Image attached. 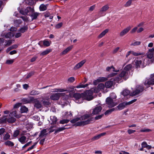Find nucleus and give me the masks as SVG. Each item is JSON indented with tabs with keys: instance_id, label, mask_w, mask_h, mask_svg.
Masks as SVG:
<instances>
[{
	"instance_id": "f257e3e1",
	"label": "nucleus",
	"mask_w": 154,
	"mask_h": 154,
	"mask_svg": "<svg viewBox=\"0 0 154 154\" xmlns=\"http://www.w3.org/2000/svg\"><path fill=\"white\" fill-rule=\"evenodd\" d=\"M92 115L91 114H85L80 117V121L77 122L75 124V126H84L91 123L94 120V118L91 117Z\"/></svg>"
},
{
	"instance_id": "f03ea898",
	"label": "nucleus",
	"mask_w": 154,
	"mask_h": 154,
	"mask_svg": "<svg viewBox=\"0 0 154 154\" xmlns=\"http://www.w3.org/2000/svg\"><path fill=\"white\" fill-rule=\"evenodd\" d=\"M149 59L147 57L144 59L143 62L142 60H135L134 62L136 68H143L147 65H148L150 62L149 61Z\"/></svg>"
},
{
	"instance_id": "7ed1b4c3",
	"label": "nucleus",
	"mask_w": 154,
	"mask_h": 154,
	"mask_svg": "<svg viewBox=\"0 0 154 154\" xmlns=\"http://www.w3.org/2000/svg\"><path fill=\"white\" fill-rule=\"evenodd\" d=\"M129 73L128 72H127L124 69L122 71L121 73L119 75V77L117 76L115 78L113 79L114 81L116 82H119L121 80L122 78H123L125 80H126L129 77Z\"/></svg>"
},
{
	"instance_id": "20e7f679",
	"label": "nucleus",
	"mask_w": 154,
	"mask_h": 154,
	"mask_svg": "<svg viewBox=\"0 0 154 154\" xmlns=\"http://www.w3.org/2000/svg\"><path fill=\"white\" fill-rule=\"evenodd\" d=\"M93 92L91 90L87 91L84 93H82V99L88 100H91L93 99Z\"/></svg>"
},
{
	"instance_id": "39448f33",
	"label": "nucleus",
	"mask_w": 154,
	"mask_h": 154,
	"mask_svg": "<svg viewBox=\"0 0 154 154\" xmlns=\"http://www.w3.org/2000/svg\"><path fill=\"white\" fill-rule=\"evenodd\" d=\"M143 90V85H137L135 90L131 93V95L132 96L137 95L142 92Z\"/></svg>"
},
{
	"instance_id": "423d86ee",
	"label": "nucleus",
	"mask_w": 154,
	"mask_h": 154,
	"mask_svg": "<svg viewBox=\"0 0 154 154\" xmlns=\"http://www.w3.org/2000/svg\"><path fill=\"white\" fill-rule=\"evenodd\" d=\"M143 84L145 85H154V73L150 75L149 79H146Z\"/></svg>"
},
{
	"instance_id": "0eeeda50",
	"label": "nucleus",
	"mask_w": 154,
	"mask_h": 154,
	"mask_svg": "<svg viewBox=\"0 0 154 154\" xmlns=\"http://www.w3.org/2000/svg\"><path fill=\"white\" fill-rule=\"evenodd\" d=\"M106 104L108 105L109 108H112L116 106L117 103L114 102L113 99L110 97H108L106 98Z\"/></svg>"
},
{
	"instance_id": "6e6552de",
	"label": "nucleus",
	"mask_w": 154,
	"mask_h": 154,
	"mask_svg": "<svg viewBox=\"0 0 154 154\" xmlns=\"http://www.w3.org/2000/svg\"><path fill=\"white\" fill-rule=\"evenodd\" d=\"M34 9L33 8L30 7H27L25 9H21L20 11V13L24 15H26L29 12H33Z\"/></svg>"
},
{
	"instance_id": "1a4fd4ad",
	"label": "nucleus",
	"mask_w": 154,
	"mask_h": 154,
	"mask_svg": "<svg viewBox=\"0 0 154 154\" xmlns=\"http://www.w3.org/2000/svg\"><path fill=\"white\" fill-rule=\"evenodd\" d=\"M27 135L28 136L29 135V133L25 134L23 133L21 134V137L18 139V141L22 144H24L27 142L26 140V137L24 135Z\"/></svg>"
},
{
	"instance_id": "9d476101",
	"label": "nucleus",
	"mask_w": 154,
	"mask_h": 154,
	"mask_svg": "<svg viewBox=\"0 0 154 154\" xmlns=\"http://www.w3.org/2000/svg\"><path fill=\"white\" fill-rule=\"evenodd\" d=\"M147 56L149 59H152L154 61V47L149 49L147 54Z\"/></svg>"
},
{
	"instance_id": "9b49d317",
	"label": "nucleus",
	"mask_w": 154,
	"mask_h": 154,
	"mask_svg": "<svg viewBox=\"0 0 154 154\" xmlns=\"http://www.w3.org/2000/svg\"><path fill=\"white\" fill-rule=\"evenodd\" d=\"M63 93H56L52 94L50 97V98L53 100H58L60 96L62 95Z\"/></svg>"
},
{
	"instance_id": "f8f14e48",
	"label": "nucleus",
	"mask_w": 154,
	"mask_h": 154,
	"mask_svg": "<svg viewBox=\"0 0 154 154\" xmlns=\"http://www.w3.org/2000/svg\"><path fill=\"white\" fill-rule=\"evenodd\" d=\"M131 28L130 26H129L126 28L123 29L120 33L119 35L121 37L123 36L124 35L128 33Z\"/></svg>"
},
{
	"instance_id": "ddd939ff",
	"label": "nucleus",
	"mask_w": 154,
	"mask_h": 154,
	"mask_svg": "<svg viewBox=\"0 0 154 154\" xmlns=\"http://www.w3.org/2000/svg\"><path fill=\"white\" fill-rule=\"evenodd\" d=\"M102 109V107L101 106H97L93 109L92 114L93 115H96L99 113Z\"/></svg>"
},
{
	"instance_id": "4468645a",
	"label": "nucleus",
	"mask_w": 154,
	"mask_h": 154,
	"mask_svg": "<svg viewBox=\"0 0 154 154\" xmlns=\"http://www.w3.org/2000/svg\"><path fill=\"white\" fill-rule=\"evenodd\" d=\"M14 35V34L13 32H11L7 33L5 34H4V32H3L1 34V36L2 37H5L6 38H11Z\"/></svg>"
},
{
	"instance_id": "2eb2a0df",
	"label": "nucleus",
	"mask_w": 154,
	"mask_h": 154,
	"mask_svg": "<svg viewBox=\"0 0 154 154\" xmlns=\"http://www.w3.org/2000/svg\"><path fill=\"white\" fill-rule=\"evenodd\" d=\"M33 103L34 107L37 109L40 108L42 107L41 102L37 99L34 100Z\"/></svg>"
},
{
	"instance_id": "dca6fc26",
	"label": "nucleus",
	"mask_w": 154,
	"mask_h": 154,
	"mask_svg": "<svg viewBox=\"0 0 154 154\" xmlns=\"http://www.w3.org/2000/svg\"><path fill=\"white\" fill-rule=\"evenodd\" d=\"M73 97L75 99V101L76 103H79V102H77V100L81 99V98H82V94H80L79 93H75L73 94Z\"/></svg>"
},
{
	"instance_id": "f3484780",
	"label": "nucleus",
	"mask_w": 154,
	"mask_h": 154,
	"mask_svg": "<svg viewBox=\"0 0 154 154\" xmlns=\"http://www.w3.org/2000/svg\"><path fill=\"white\" fill-rule=\"evenodd\" d=\"M86 61L85 60H83L76 64L74 67V69L76 70L81 67L85 63Z\"/></svg>"
},
{
	"instance_id": "a211bd4d",
	"label": "nucleus",
	"mask_w": 154,
	"mask_h": 154,
	"mask_svg": "<svg viewBox=\"0 0 154 154\" xmlns=\"http://www.w3.org/2000/svg\"><path fill=\"white\" fill-rule=\"evenodd\" d=\"M47 129H44L41 131L40 134L39 135L40 139L46 136L47 135Z\"/></svg>"
},
{
	"instance_id": "6ab92c4d",
	"label": "nucleus",
	"mask_w": 154,
	"mask_h": 154,
	"mask_svg": "<svg viewBox=\"0 0 154 154\" xmlns=\"http://www.w3.org/2000/svg\"><path fill=\"white\" fill-rule=\"evenodd\" d=\"M106 134V133L105 132H104L101 133L95 136L91 139V140L92 141H93L97 140L99 139L101 137L105 135Z\"/></svg>"
},
{
	"instance_id": "aec40b11",
	"label": "nucleus",
	"mask_w": 154,
	"mask_h": 154,
	"mask_svg": "<svg viewBox=\"0 0 154 154\" xmlns=\"http://www.w3.org/2000/svg\"><path fill=\"white\" fill-rule=\"evenodd\" d=\"M126 106L125 102H124L119 104V105L117 106L116 108H117L118 110H120L124 109Z\"/></svg>"
},
{
	"instance_id": "412c9836",
	"label": "nucleus",
	"mask_w": 154,
	"mask_h": 154,
	"mask_svg": "<svg viewBox=\"0 0 154 154\" xmlns=\"http://www.w3.org/2000/svg\"><path fill=\"white\" fill-rule=\"evenodd\" d=\"M113 82L112 81H108L106 82L105 84V87L107 88L111 87L113 85Z\"/></svg>"
},
{
	"instance_id": "4be33fe9",
	"label": "nucleus",
	"mask_w": 154,
	"mask_h": 154,
	"mask_svg": "<svg viewBox=\"0 0 154 154\" xmlns=\"http://www.w3.org/2000/svg\"><path fill=\"white\" fill-rule=\"evenodd\" d=\"M73 46L71 45L67 47L61 53V55H65L69 51H70L73 48Z\"/></svg>"
},
{
	"instance_id": "5701e85b",
	"label": "nucleus",
	"mask_w": 154,
	"mask_h": 154,
	"mask_svg": "<svg viewBox=\"0 0 154 154\" xmlns=\"http://www.w3.org/2000/svg\"><path fill=\"white\" fill-rule=\"evenodd\" d=\"M33 100V98L30 97L29 99L23 98L22 99V101L25 103H30Z\"/></svg>"
},
{
	"instance_id": "b1692460",
	"label": "nucleus",
	"mask_w": 154,
	"mask_h": 154,
	"mask_svg": "<svg viewBox=\"0 0 154 154\" xmlns=\"http://www.w3.org/2000/svg\"><path fill=\"white\" fill-rule=\"evenodd\" d=\"M48 5V4L46 5H45L43 4H41L39 7L40 10L41 11H44L46 10L47 9Z\"/></svg>"
},
{
	"instance_id": "393cba45",
	"label": "nucleus",
	"mask_w": 154,
	"mask_h": 154,
	"mask_svg": "<svg viewBox=\"0 0 154 154\" xmlns=\"http://www.w3.org/2000/svg\"><path fill=\"white\" fill-rule=\"evenodd\" d=\"M28 29V28L27 26H25L19 29L18 31L20 32L21 33H23L27 30Z\"/></svg>"
},
{
	"instance_id": "a878e982",
	"label": "nucleus",
	"mask_w": 154,
	"mask_h": 154,
	"mask_svg": "<svg viewBox=\"0 0 154 154\" xmlns=\"http://www.w3.org/2000/svg\"><path fill=\"white\" fill-rule=\"evenodd\" d=\"M117 110V108L116 107L114 108L111 109H110L107 110L105 113V114L106 115H109L111 114L112 112L114 111H116Z\"/></svg>"
},
{
	"instance_id": "bb28decb",
	"label": "nucleus",
	"mask_w": 154,
	"mask_h": 154,
	"mask_svg": "<svg viewBox=\"0 0 154 154\" xmlns=\"http://www.w3.org/2000/svg\"><path fill=\"white\" fill-rule=\"evenodd\" d=\"M50 120L51 122V123L53 124H55L57 120V117L54 116H51Z\"/></svg>"
},
{
	"instance_id": "cd10ccee",
	"label": "nucleus",
	"mask_w": 154,
	"mask_h": 154,
	"mask_svg": "<svg viewBox=\"0 0 154 154\" xmlns=\"http://www.w3.org/2000/svg\"><path fill=\"white\" fill-rule=\"evenodd\" d=\"M109 8L108 5H106L103 6L100 9V12L103 13L106 11Z\"/></svg>"
},
{
	"instance_id": "c85d7f7f",
	"label": "nucleus",
	"mask_w": 154,
	"mask_h": 154,
	"mask_svg": "<svg viewBox=\"0 0 154 154\" xmlns=\"http://www.w3.org/2000/svg\"><path fill=\"white\" fill-rule=\"evenodd\" d=\"M39 14L37 12H34L30 16L32 20H35L37 19Z\"/></svg>"
},
{
	"instance_id": "c756f323",
	"label": "nucleus",
	"mask_w": 154,
	"mask_h": 154,
	"mask_svg": "<svg viewBox=\"0 0 154 154\" xmlns=\"http://www.w3.org/2000/svg\"><path fill=\"white\" fill-rule=\"evenodd\" d=\"M10 117L9 118L7 119V122L9 123H13L16 120V119L14 118L13 116H10Z\"/></svg>"
},
{
	"instance_id": "7c9ffc66",
	"label": "nucleus",
	"mask_w": 154,
	"mask_h": 154,
	"mask_svg": "<svg viewBox=\"0 0 154 154\" xmlns=\"http://www.w3.org/2000/svg\"><path fill=\"white\" fill-rule=\"evenodd\" d=\"M16 111H14L11 113L9 115V116H14L17 118H19L20 117V115H18L17 114Z\"/></svg>"
},
{
	"instance_id": "2f4dec72",
	"label": "nucleus",
	"mask_w": 154,
	"mask_h": 154,
	"mask_svg": "<svg viewBox=\"0 0 154 154\" xmlns=\"http://www.w3.org/2000/svg\"><path fill=\"white\" fill-rule=\"evenodd\" d=\"M108 29H106L103 31L98 36L99 38H100L103 36L108 32Z\"/></svg>"
},
{
	"instance_id": "473e14b6",
	"label": "nucleus",
	"mask_w": 154,
	"mask_h": 154,
	"mask_svg": "<svg viewBox=\"0 0 154 154\" xmlns=\"http://www.w3.org/2000/svg\"><path fill=\"white\" fill-rule=\"evenodd\" d=\"M130 94V91L129 90L127 89H125L121 92V94L124 96H127Z\"/></svg>"
},
{
	"instance_id": "72a5a7b5",
	"label": "nucleus",
	"mask_w": 154,
	"mask_h": 154,
	"mask_svg": "<svg viewBox=\"0 0 154 154\" xmlns=\"http://www.w3.org/2000/svg\"><path fill=\"white\" fill-rule=\"evenodd\" d=\"M28 111V108L25 106H22L20 109V111L22 113L27 112Z\"/></svg>"
},
{
	"instance_id": "f704fd0d",
	"label": "nucleus",
	"mask_w": 154,
	"mask_h": 154,
	"mask_svg": "<svg viewBox=\"0 0 154 154\" xmlns=\"http://www.w3.org/2000/svg\"><path fill=\"white\" fill-rule=\"evenodd\" d=\"M132 67V65L131 64H129L126 65L124 68V69L125 71H127V72H128L129 73V70L131 69V68Z\"/></svg>"
},
{
	"instance_id": "c9c22d12",
	"label": "nucleus",
	"mask_w": 154,
	"mask_h": 154,
	"mask_svg": "<svg viewBox=\"0 0 154 154\" xmlns=\"http://www.w3.org/2000/svg\"><path fill=\"white\" fill-rule=\"evenodd\" d=\"M132 54L134 56H138L140 55H143L144 54V53L143 52H135L133 51H131Z\"/></svg>"
},
{
	"instance_id": "e433bc0d",
	"label": "nucleus",
	"mask_w": 154,
	"mask_h": 154,
	"mask_svg": "<svg viewBox=\"0 0 154 154\" xmlns=\"http://www.w3.org/2000/svg\"><path fill=\"white\" fill-rule=\"evenodd\" d=\"M51 50L50 49H47L41 53L40 54V55H47L51 52Z\"/></svg>"
},
{
	"instance_id": "4c0bfd02",
	"label": "nucleus",
	"mask_w": 154,
	"mask_h": 154,
	"mask_svg": "<svg viewBox=\"0 0 154 154\" xmlns=\"http://www.w3.org/2000/svg\"><path fill=\"white\" fill-rule=\"evenodd\" d=\"M4 143L5 144L6 146H13L14 145V143L10 141H7L5 142Z\"/></svg>"
},
{
	"instance_id": "58836bf2",
	"label": "nucleus",
	"mask_w": 154,
	"mask_h": 154,
	"mask_svg": "<svg viewBox=\"0 0 154 154\" xmlns=\"http://www.w3.org/2000/svg\"><path fill=\"white\" fill-rule=\"evenodd\" d=\"M51 42H50L49 41L47 40H44L43 42V44L44 46L46 47H48L50 45V43Z\"/></svg>"
},
{
	"instance_id": "ea45409f",
	"label": "nucleus",
	"mask_w": 154,
	"mask_h": 154,
	"mask_svg": "<svg viewBox=\"0 0 154 154\" xmlns=\"http://www.w3.org/2000/svg\"><path fill=\"white\" fill-rule=\"evenodd\" d=\"M107 80L106 78L103 77H100L97 79L98 82H102L105 81Z\"/></svg>"
},
{
	"instance_id": "a19ab883",
	"label": "nucleus",
	"mask_w": 154,
	"mask_h": 154,
	"mask_svg": "<svg viewBox=\"0 0 154 154\" xmlns=\"http://www.w3.org/2000/svg\"><path fill=\"white\" fill-rule=\"evenodd\" d=\"M112 69L113 71L116 72H118L119 71V70H115V68L114 67L112 66L110 67H107L106 69V70L107 71H109L111 69Z\"/></svg>"
},
{
	"instance_id": "79ce46f5",
	"label": "nucleus",
	"mask_w": 154,
	"mask_h": 154,
	"mask_svg": "<svg viewBox=\"0 0 154 154\" xmlns=\"http://www.w3.org/2000/svg\"><path fill=\"white\" fill-rule=\"evenodd\" d=\"M132 2V0H129L125 4L124 6L126 7H129L131 5Z\"/></svg>"
},
{
	"instance_id": "37998d69",
	"label": "nucleus",
	"mask_w": 154,
	"mask_h": 154,
	"mask_svg": "<svg viewBox=\"0 0 154 154\" xmlns=\"http://www.w3.org/2000/svg\"><path fill=\"white\" fill-rule=\"evenodd\" d=\"M39 94V92L35 90H32L30 92V94L32 95H38Z\"/></svg>"
},
{
	"instance_id": "c03bdc74",
	"label": "nucleus",
	"mask_w": 154,
	"mask_h": 154,
	"mask_svg": "<svg viewBox=\"0 0 154 154\" xmlns=\"http://www.w3.org/2000/svg\"><path fill=\"white\" fill-rule=\"evenodd\" d=\"M26 2L29 5H32L34 3V2L33 0H26Z\"/></svg>"
},
{
	"instance_id": "a18cd8bd",
	"label": "nucleus",
	"mask_w": 154,
	"mask_h": 154,
	"mask_svg": "<svg viewBox=\"0 0 154 154\" xmlns=\"http://www.w3.org/2000/svg\"><path fill=\"white\" fill-rule=\"evenodd\" d=\"M79 121H80V118H76L71 120L70 122L72 123H76L77 122H79Z\"/></svg>"
},
{
	"instance_id": "49530a36",
	"label": "nucleus",
	"mask_w": 154,
	"mask_h": 154,
	"mask_svg": "<svg viewBox=\"0 0 154 154\" xmlns=\"http://www.w3.org/2000/svg\"><path fill=\"white\" fill-rule=\"evenodd\" d=\"M20 134V131L18 130H16L14 131L13 136L15 137H17Z\"/></svg>"
},
{
	"instance_id": "de8ad7c7",
	"label": "nucleus",
	"mask_w": 154,
	"mask_h": 154,
	"mask_svg": "<svg viewBox=\"0 0 154 154\" xmlns=\"http://www.w3.org/2000/svg\"><path fill=\"white\" fill-rule=\"evenodd\" d=\"M10 137V135L8 133H7L3 137V139L5 140L9 139Z\"/></svg>"
},
{
	"instance_id": "09e8293b",
	"label": "nucleus",
	"mask_w": 154,
	"mask_h": 154,
	"mask_svg": "<svg viewBox=\"0 0 154 154\" xmlns=\"http://www.w3.org/2000/svg\"><path fill=\"white\" fill-rule=\"evenodd\" d=\"M105 85L101 83L99 84L97 86L98 88L100 90L103 89L104 88Z\"/></svg>"
},
{
	"instance_id": "8fccbe9b",
	"label": "nucleus",
	"mask_w": 154,
	"mask_h": 154,
	"mask_svg": "<svg viewBox=\"0 0 154 154\" xmlns=\"http://www.w3.org/2000/svg\"><path fill=\"white\" fill-rule=\"evenodd\" d=\"M88 85V84H86L85 85H83L82 84H80L79 85H78L76 87V88H84L87 87Z\"/></svg>"
},
{
	"instance_id": "3c124183",
	"label": "nucleus",
	"mask_w": 154,
	"mask_h": 154,
	"mask_svg": "<svg viewBox=\"0 0 154 154\" xmlns=\"http://www.w3.org/2000/svg\"><path fill=\"white\" fill-rule=\"evenodd\" d=\"M34 74V72L33 71L27 74L26 77V79H28L33 75Z\"/></svg>"
},
{
	"instance_id": "603ef678",
	"label": "nucleus",
	"mask_w": 154,
	"mask_h": 154,
	"mask_svg": "<svg viewBox=\"0 0 154 154\" xmlns=\"http://www.w3.org/2000/svg\"><path fill=\"white\" fill-rule=\"evenodd\" d=\"M55 92H63L64 91H67V90H65L61 88H59V89H55Z\"/></svg>"
},
{
	"instance_id": "864d4df0",
	"label": "nucleus",
	"mask_w": 154,
	"mask_h": 154,
	"mask_svg": "<svg viewBox=\"0 0 154 154\" xmlns=\"http://www.w3.org/2000/svg\"><path fill=\"white\" fill-rule=\"evenodd\" d=\"M69 121V119H63L60 121V123L62 124H64L68 123Z\"/></svg>"
},
{
	"instance_id": "5fc2aeb1",
	"label": "nucleus",
	"mask_w": 154,
	"mask_h": 154,
	"mask_svg": "<svg viewBox=\"0 0 154 154\" xmlns=\"http://www.w3.org/2000/svg\"><path fill=\"white\" fill-rule=\"evenodd\" d=\"M37 144V143H34V144L33 145H32V146H31V147H29L27 149V150L26 151V152H27V151H29L32 149H33L34 147V146L36 145V144Z\"/></svg>"
},
{
	"instance_id": "6e6d98bb",
	"label": "nucleus",
	"mask_w": 154,
	"mask_h": 154,
	"mask_svg": "<svg viewBox=\"0 0 154 154\" xmlns=\"http://www.w3.org/2000/svg\"><path fill=\"white\" fill-rule=\"evenodd\" d=\"M43 104L45 106L48 105L50 104V103L48 100H45L43 102Z\"/></svg>"
},
{
	"instance_id": "4d7b16f0",
	"label": "nucleus",
	"mask_w": 154,
	"mask_h": 154,
	"mask_svg": "<svg viewBox=\"0 0 154 154\" xmlns=\"http://www.w3.org/2000/svg\"><path fill=\"white\" fill-rule=\"evenodd\" d=\"M109 97H110L112 99H115L116 97V96L115 93H112L110 94Z\"/></svg>"
},
{
	"instance_id": "13d9d810",
	"label": "nucleus",
	"mask_w": 154,
	"mask_h": 154,
	"mask_svg": "<svg viewBox=\"0 0 154 154\" xmlns=\"http://www.w3.org/2000/svg\"><path fill=\"white\" fill-rule=\"evenodd\" d=\"M63 25V23H60L58 24H57V25H56L55 26V28L57 29H59Z\"/></svg>"
},
{
	"instance_id": "bf43d9fd",
	"label": "nucleus",
	"mask_w": 154,
	"mask_h": 154,
	"mask_svg": "<svg viewBox=\"0 0 154 154\" xmlns=\"http://www.w3.org/2000/svg\"><path fill=\"white\" fill-rule=\"evenodd\" d=\"M140 42L139 41H136L132 43L131 45H139L140 44Z\"/></svg>"
},
{
	"instance_id": "052dcab7",
	"label": "nucleus",
	"mask_w": 154,
	"mask_h": 154,
	"mask_svg": "<svg viewBox=\"0 0 154 154\" xmlns=\"http://www.w3.org/2000/svg\"><path fill=\"white\" fill-rule=\"evenodd\" d=\"M65 128L64 127H61L59 128L57 130H55V132H57L60 131H62L65 130Z\"/></svg>"
},
{
	"instance_id": "680f3d73",
	"label": "nucleus",
	"mask_w": 154,
	"mask_h": 154,
	"mask_svg": "<svg viewBox=\"0 0 154 154\" xmlns=\"http://www.w3.org/2000/svg\"><path fill=\"white\" fill-rule=\"evenodd\" d=\"M14 61L13 60H8L6 61V63L8 64H10L12 63Z\"/></svg>"
},
{
	"instance_id": "e2e57ef3",
	"label": "nucleus",
	"mask_w": 154,
	"mask_h": 154,
	"mask_svg": "<svg viewBox=\"0 0 154 154\" xmlns=\"http://www.w3.org/2000/svg\"><path fill=\"white\" fill-rule=\"evenodd\" d=\"M5 130L4 128H2L0 129V136L2 135L5 132Z\"/></svg>"
},
{
	"instance_id": "0e129e2a",
	"label": "nucleus",
	"mask_w": 154,
	"mask_h": 154,
	"mask_svg": "<svg viewBox=\"0 0 154 154\" xmlns=\"http://www.w3.org/2000/svg\"><path fill=\"white\" fill-rule=\"evenodd\" d=\"M75 80V79L73 77H70L68 79V81L71 82H73Z\"/></svg>"
},
{
	"instance_id": "69168bd1",
	"label": "nucleus",
	"mask_w": 154,
	"mask_h": 154,
	"mask_svg": "<svg viewBox=\"0 0 154 154\" xmlns=\"http://www.w3.org/2000/svg\"><path fill=\"white\" fill-rule=\"evenodd\" d=\"M147 144L146 142H143L141 143L142 147L144 148H146Z\"/></svg>"
},
{
	"instance_id": "338daca9",
	"label": "nucleus",
	"mask_w": 154,
	"mask_h": 154,
	"mask_svg": "<svg viewBox=\"0 0 154 154\" xmlns=\"http://www.w3.org/2000/svg\"><path fill=\"white\" fill-rule=\"evenodd\" d=\"M21 36V34L20 32L16 33L15 35V37L16 38H18L19 37H20Z\"/></svg>"
},
{
	"instance_id": "774afa93",
	"label": "nucleus",
	"mask_w": 154,
	"mask_h": 154,
	"mask_svg": "<svg viewBox=\"0 0 154 154\" xmlns=\"http://www.w3.org/2000/svg\"><path fill=\"white\" fill-rule=\"evenodd\" d=\"M17 28L16 27H11L10 29V30L11 31H17Z\"/></svg>"
}]
</instances>
